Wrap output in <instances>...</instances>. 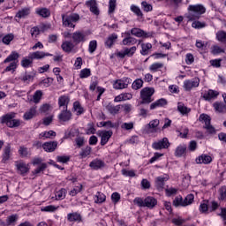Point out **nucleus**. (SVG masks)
Returning a JSON list of instances; mask_svg holds the SVG:
<instances>
[{"instance_id":"1","label":"nucleus","mask_w":226,"mask_h":226,"mask_svg":"<svg viewBox=\"0 0 226 226\" xmlns=\"http://www.w3.org/2000/svg\"><path fill=\"white\" fill-rule=\"evenodd\" d=\"M188 11L186 19L192 22L193 20H199V19H200V15H204V13H206V7L200 4L189 5Z\"/></svg>"},{"instance_id":"2","label":"nucleus","mask_w":226,"mask_h":226,"mask_svg":"<svg viewBox=\"0 0 226 226\" xmlns=\"http://www.w3.org/2000/svg\"><path fill=\"white\" fill-rule=\"evenodd\" d=\"M79 20H80V16L77 13L62 14V24L64 27L75 29V26H77Z\"/></svg>"},{"instance_id":"3","label":"nucleus","mask_w":226,"mask_h":226,"mask_svg":"<svg viewBox=\"0 0 226 226\" xmlns=\"http://www.w3.org/2000/svg\"><path fill=\"white\" fill-rule=\"evenodd\" d=\"M154 94V88L153 87H145L140 91V98L141 101L139 102V105H149V103H153L154 99L153 95Z\"/></svg>"},{"instance_id":"4","label":"nucleus","mask_w":226,"mask_h":226,"mask_svg":"<svg viewBox=\"0 0 226 226\" xmlns=\"http://www.w3.org/2000/svg\"><path fill=\"white\" fill-rule=\"evenodd\" d=\"M1 123L2 124H6L9 128H19L22 122L15 119V113H11L2 117Z\"/></svg>"},{"instance_id":"5","label":"nucleus","mask_w":226,"mask_h":226,"mask_svg":"<svg viewBox=\"0 0 226 226\" xmlns=\"http://www.w3.org/2000/svg\"><path fill=\"white\" fill-rule=\"evenodd\" d=\"M200 121L201 123H204L205 125L203 126V128H205V130H207L208 133H216L215 127L211 125V117L207 114H201L200 116Z\"/></svg>"},{"instance_id":"6","label":"nucleus","mask_w":226,"mask_h":226,"mask_svg":"<svg viewBox=\"0 0 226 226\" xmlns=\"http://www.w3.org/2000/svg\"><path fill=\"white\" fill-rule=\"evenodd\" d=\"M132 83V79L123 78L121 79H117L113 82V87L115 89H127L128 86Z\"/></svg>"},{"instance_id":"7","label":"nucleus","mask_w":226,"mask_h":226,"mask_svg":"<svg viewBox=\"0 0 226 226\" xmlns=\"http://www.w3.org/2000/svg\"><path fill=\"white\" fill-rule=\"evenodd\" d=\"M153 149L160 151L162 149H169L170 147V142H169L168 138H163L161 140L155 141L152 144Z\"/></svg>"},{"instance_id":"8","label":"nucleus","mask_w":226,"mask_h":226,"mask_svg":"<svg viewBox=\"0 0 226 226\" xmlns=\"http://www.w3.org/2000/svg\"><path fill=\"white\" fill-rule=\"evenodd\" d=\"M87 36L86 33L82 31H76L72 34V39L75 45H79V43H84V41L87 40Z\"/></svg>"},{"instance_id":"9","label":"nucleus","mask_w":226,"mask_h":226,"mask_svg":"<svg viewBox=\"0 0 226 226\" xmlns=\"http://www.w3.org/2000/svg\"><path fill=\"white\" fill-rule=\"evenodd\" d=\"M200 84V79L194 78L192 79H186L184 81V89L185 91H191L192 89H194L195 87H199V85Z\"/></svg>"},{"instance_id":"10","label":"nucleus","mask_w":226,"mask_h":226,"mask_svg":"<svg viewBox=\"0 0 226 226\" xmlns=\"http://www.w3.org/2000/svg\"><path fill=\"white\" fill-rule=\"evenodd\" d=\"M85 4L89 8L91 13L97 16L100 15V9L98 8V3H96V0H88Z\"/></svg>"},{"instance_id":"11","label":"nucleus","mask_w":226,"mask_h":226,"mask_svg":"<svg viewBox=\"0 0 226 226\" xmlns=\"http://www.w3.org/2000/svg\"><path fill=\"white\" fill-rule=\"evenodd\" d=\"M57 141H48L42 144V148L46 153H54L57 149Z\"/></svg>"},{"instance_id":"12","label":"nucleus","mask_w":226,"mask_h":226,"mask_svg":"<svg viewBox=\"0 0 226 226\" xmlns=\"http://www.w3.org/2000/svg\"><path fill=\"white\" fill-rule=\"evenodd\" d=\"M72 111L68 110V109H64L61 113L58 115V119L62 123H67L72 120Z\"/></svg>"},{"instance_id":"13","label":"nucleus","mask_w":226,"mask_h":226,"mask_svg":"<svg viewBox=\"0 0 226 226\" xmlns=\"http://www.w3.org/2000/svg\"><path fill=\"white\" fill-rule=\"evenodd\" d=\"M131 34H132V36H136V38H149L151 36V34L147 33L140 28L131 29Z\"/></svg>"},{"instance_id":"14","label":"nucleus","mask_w":226,"mask_h":226,"mask_svg":"<svg viewBox=\"0 0 226 226\" xmlns=\"http://www.w3.org/2000/svg\"><path fill=\"white\" fill-rule=\"evenodd\" d=\"M195 162L198 164L203 163L204 165H209V163H211V162H213V157H211L208 154H202L201 155H200L199 157L196 158Z\"/></svg>"},{"instance_id":"15","label":"nucleus","mask_w":226,"mask_h":226,"mask_svg":"<svg viewBox=\"0 0 226 226\" xmlns=\"http://www.w3.org/2000/svg\"><path fill=\"white\" fill-rule=\"evenodd\" d=\"M61 49L64 52L70 54V52H73V50H75V44L72 41H65L62 43Z\"/></svg>"},{"instance_id":"16","label":"nucleus","mask_w":226,"mask_h":226,"mask_svg":"<svg viewBox=\"0 0 226 226\" xmlns=\"http://www.w3.org/2000/svg\"><path fill=\"white\" fill-rule=\"evenodd\" d=\"M10 158H11V146L10 144H8L3 149V154H2L3 163H6V162H8V160H10Z\"/></svg>"},{"instance_id":"17","label":"nucleus","mask_w":226,"mask_h":226,"mask_svg":"<svg viewBox=\"0 0 226 226\" xmlns=\"http://www.w3.org/2000/svg\"><path fill=\"white\" fill-rule=\"evenodd\" d=\"M52 56V54L50 53H45L43 51H35L33 53H30V57L34 61V59H43L45 57Z\"/></svg>"},{"instance_id":"18","label":"nucleus","mask_w":226,"mask_h":226,"mask_svg":"<svg viewBox=\"0 0 226 226\" xmlns=\"http://www.w3.org/2000/svg\"><path fill=\"white\" fill-rule=\"evenodd\" d=\"M89 167H91L93 170H100V169L105 167V162L100 159H95L90 162Z\"/></svg>"},{"instance_id":"19","label":"nucleus","mask_w":226,"mask_h":226,"mask_svg":"<svg viewBox=\"0 0 226 226\" xmlns=\"http://www.w3.org/2000/svg\"><path fill=\"white\" fill-rule=\"evenodd\" d=\"M112 131H104L101 133V146H105L109 142L110 137H112Z\"/></svg>"},{"instance_id":"20","label":"nucleus","mask_w":226,"mask_h":226,"mask_svg":"<svg viewBox=\"0 0 226 226\" xmlns=\"http://www.w3.org/2000/svg\"><path fill=\"white\" fill-rule=\"evenodd\" d=\"M158 204V200L153 196H147L145 198V207H148L149 209H153L154 206Z\"/></svg>"},{"instance_id":"21","label":"nucleus","mask_w":226,"mask_h":226,"mask_svg":"<svg viewBox=\"0 0 226 226\" xmlns=\"http://www.w3.org/2000/svg\"><path fill=\"white\" fill-rule=\"evenodd\" d=\"M125 34L127 36L122 41L123 45L130 47V45H135V43H137V39L132 37L130 32L125 33Z\"/></svg>"},{"instance_id":"22","label":"nucleus","mask_w":226,"mask_h":226,"mask_svg":"<svg viewBox=\"0 0 226 226\" xmlns=\"http://www.w3.org/2000/svg\"><path fill=\"white\" fill-rule=\"evenodd\" d=\"M165 181H169V177H158L155 178V188L157 190H163V186H165Z\"/></svg>"},{"instance_id":"23","label":"nucleus","mask_w":226,"mask_h":226,"mask_svg":"<svg viewBox=\"0 0 226 226\" xmlns=\"http://www.w3.org/2000/svg\"><path fill=\"white\" fill-rule=\"evenodd\" d=\"M20 57V55L17 51H12L4 60V63H17V60Z\"/></svg>"},{"instance_id":"24","label":"nucleus","mask_w":226,"mask_h":226,"mask_svg":"<svg viewBox=\"0 0 226 226\" xmlns=\"http://www.w3.org/2000/svg\"><path fill=\"white\" fill-rule=\"evenodd\" d=\"M218 94H220V93H218V91L215 90H208L207 93H205L203 94V98L204 100H206L207 102H209L215 98H216V96H218Z\"/></svg>"},{"instance_id":"25","label":"nucleus","mask_w":226,"mask_h":226,"mask_svg":"<svg viewBox=\"0 0 226 226\" xmlns=\"http://www.w3.org/2000/svg\"><path fill=\"white\" fill-rule=\"evenodd\" d=\"M36 106H34L24 114L23 118L25 121H29V119H33L36 116Z\"/></svg>"},{"instance_id":"26","label":"nucleus","mask_w":226,"mask_h":226,"mask_svg":"<svg viewBox=\"0 0 226 226\" xmlns=\"http://www.w3.org/2000/svg\"><path fill=\"white\" fill-rule=\"evenodd\" d=\"M158 126H160V120L158 119L151 120L148 124V128L151 130L152 133L158 132V130H160Z\"/></svg>"},{"instance_id":"27","label":"nucleus","mask_w":226,"mask_h":226,"mask_svg":"<svg viewBox=\"0 0 226 226\" xmlns=\"http://www.w3.org/2000/svg\"><path fill=\"white\" fill-rule=\"evenodd\" d=\"M68 103H70V97L68 95H61L58 98L59 107H64V109H68Z\"/></svg>"},{"instance_id":"28","label":"nucleus","mask_w":226,"mask_h":226,"mask_svg":"<svg viewBox=\"0 0 226 226\" xmlns=\"http://www.w3.org/2000/svg\"><path fill=\"white\" fill-rule=\"evenodd\" d=\"M68 222H82V215L80 214L74 212L67 215Z\"/></svg>"},{"instance_id":"29","label":"nucleus","mask_w":226,"mask_h":226,"mask_svg":"<svg viewBox=\"0 0 226 226\" xmlns=\"http://www.w3.org/2000/svg\"><path fill=\"white\" fill-rule=\"evenodd\" d=\"M165 105H167V101L161 98L150 105V110H154V109H158V107H165Z\"/></svg>"},{"instance_id":"30","label":"nucleus","mask_w":226,"mask_h":226,"mask_svg":"<svg viewBox=\"0 0 226 226\" xmlns=\"http://www.w3.org/2000/svg\"><path fill=\"white\" fill-rule=\"evenodd\" d=\"M30 13H31L30 8H23L17 12L15 18L16 19H26V17L29 16Z\"/></svg>"},{"instance_id":"31","label":"nucleus","mask_w":226,"mask_h":226,"mask_svg":"<svg viewBox=\"0 0 226 226\" xmlns=\"http://www.w3.org/2000/svg\"><path fill=\"white\" fill-rule=\"evenodd\" d=\"M131 11H132V13H134L138 19H144V13L142 12V10H140V7L135 4H132Z\"/></svg>"},{"instance_id":"32","label":"nucleus","mask_w":226,"mask_h":226,"mask_svg":"<svg viewBox=\"0 0 226 226\" xmlns=\"http://www.w3.org/2000/svg\"><path fill=\"white\" fill-rule=\"evenodd\" d=\"M106 109L109 114L116 116V114H119V110H121V105L115 106L112 104H108Z\"/></svg>"},{"instance_id":"33","label":"nucleus","mask_w":226,"mask_h":226,"mask_svg":"<svg viewBox=\"0 0 226 226\" xmlns=\"http://www.w3.org/2000/svg\"><path fill=\"white\" fill-rule=\"evenodd\" d=\"M184 154H186V145H179L175 150V156L181 158Z\"/></svg>"},{"instance_id":"34","label":"nucleus","mask_w":226,"mask_h":226,"mask_svg":"<svg viewBox=\"0 0 226 226\" xmlns=\"http://www.w3.org/2000/svg\"><path fill=\"white\" fill-rule=\"evenodd\" d=\"M153 49V44L147 42V43H141V50L140 54L141 56H147L149 54V50Z\"/></svg>"},{"instance_id":"35","label":"nucleus","mask_w":226,"mask_h":226,"mask_svg":"<svg viewBox=\"0 0 226 226\" xmlns=\"http://www.w3.org/2000/svg\"><path fill=\"white\" fill-rule=\"evenodd\" d=\"M177 110L183 116H185L186 114H190V112L192 111V109L190 108L186 107L185 105V103H183V102H178L177 103Z\"/></svg>"},{"instance_id":"36","label":"nucleus","mask_w":226,"mask_h":226,"mask_svg":"<svg viewBox=\"0 0 226 226\" xmlns=\"http://www.w3.org/2000/svg\"><path fill=\"white\" fill-rule=\"evenodd\" d=\"M213 106L215 112H219L221 114H223L226 112V104L223 102H215Z\"/></svg>"},{"instance_id":"37","label":"nucleus","mask_w":226,"mask_h":226,"mask_svg":"<svg viewBox=\"0 0 226 226\" xmlns=\"http://www.w3.org/2000/svg\"><path fill=\"white\" fill-rule=\"evenodd\" d=\"M116 40H117V35L116 34H110L105 41L106 47H108V49H111L112 45L116 43Z\"/></svg>"},{"instance_id":"38","label":"nucleus","mask_w":226,"mask_h":226,"mask_svg":"<svg viewBox=\"0 0 226 226\" xmlns=\"http://www.w3.org/2000/svg\"><path fill=\"white\" fill-rule=\"evenodd\" d=\"M72 109H73L74 112H76V116H82V114H84V112H85L82 105H80V102H73Z\"/></svg>"},{"instance_id":"39","label":"nucleus","mask_w":226,"mask_h":226,"mask_svg":"<svg viewBox=\"0 0 226 226\" xmlns=\"http://www.w3.org/2000/svg\"><path fill=\"white\" fill-rule=\"evenodd\" d=\"M105 200H107V196H105V194H103V192H98L95 194V197H94L95 204H103V202H105Z\"/></svg>"},{"instance_id":"40","label":"nucleus","mask_w":226,"mask_h":226,"mask_svg":"<svg viewBox=\"0 0 226 226\" xmlns=\"http://www.w3.org/2000/svg\"><path fill=\"white\" fill-rule=\"evenodd\" d=\"M35 13H37V15H40V17H43L44 19H47V17H50V11H49V9L47 8L37 9L35 11Z\"/></svg>"},{"instance_id":"41","label":"nucleus","mask_w":226,"mask_h":226,"mask_svg":"<svg viewBox=\"0 0 226 226\" xmlns=\"http://www.w3.org/2000/svg\"><path fill=\"white\" fill-rule=\"evenodd\" d=\"M56 132L54 131H46L39 135V139H43V140H45V139H52V137H56Z\"/></svg>"},{"instance_id":"42","label":"nucleus","mask_w":226,"mask_h":226,"mask_svg":"<svg viewBox=\"0 0 226 226\" xmlns=\"http://www.w3.org/2000/svg\"><path fill=\"white\" fill-rule=\"evenodd\" d=\"M142 86H144V80H142V79H137L136 80H134L132 84V88L134 91H137L140 88H142Z\"/></svg>"},{"instance_id":"43","label":"nucleus","mask_w":226,"mask_h":226,"mask_svg":"<svg viewBox=\"0 0 226 226\" xmlns=\"http://www.w3.org/2000/svg\"><path fill=\"white\" fill-rule=\"evenodd\" d=\"M33 61L34 60L30 56L28 57H23L21 60V66L23 68H29V66H33Z\"/></svg>"},{"instance_id":"44","label":"nucleus","mask_w":226,"mask_h":226,"mask_svg":"<svg viewBox=\"0 0 226 226\" xmlns=\"http://www.w3.org/2000/svg\"><path fill=\"white\" fill-rule=\"evenodd\" d=\"M17 169L22 175L27 174V172H29V168L27 167V164L24 162H19V164H17Z\"/></svg>"},{"instance_id":"45","label":"nucleus","mask_w":226,"mask_h":226,"mask_svg":"<svg viewBox=\"0 0 226 226\" xmlns=\"http://www.w3.org/2000/svg\"><path fill=\"white\" fill-rule=\"evenodd\" d=\"M17 220H19V215H9L6 218V225H8V226L15 225V223H17Z\"/></svg>"},{"instance_id":"46","label":"nucleus","mask_w":226,"mask_h":226,"mask_svg":"<svg viewBox=\"0 0 226 226\" xmlns=\"http://www.w3.org/2000/svg\"><path fill=\"white\" fill-rule=\"evenodd\" d=\"M82 184H78V185H75L73 189L69 192V195H71V197H75V195H78L82 192Z\"/></svg>"},{"instance_id":"47","label":"nucleus","mask_w":226,"mask_h":226,"mask_svg":"<svg viewBox=\"0 0 226 226\" xmlns=\"http://www.w3.org/2000/svg\"><path fill=\"white\" fill-rule=\"evenodd\" d=\"M34 76H35L34 72H31V73L26 72L25 75L20 78V80H22V82L29 83L32 80H34Z\"/></svg>"},{"instance_id":"48","label":"nucleus","mask_w":226,"mask_h":226,"mask_svg":"<svg viewBox=\"0 0 226 226\" xmlns=\"http://www.w3.org/2000/svg\"><path fill=\"white\" fill-rule=\"evenodd\" d=\"M56 200H63L66 199V189L62 188L55 194Z\"/></svg>"},{"instance_id":"49","label":"nucleus","mask_w":226,"mask_h":226,"mask_svg":"<svg viewBox=\"0 0 226 226\" xmlns=\"http://www.w3.org/2000/svg\"><path fill=\"white\" fill-rule=\"evenodd\" d=\"M14 38H15V35H13V34H8L3 37L2 41L4 45H10V43L13 41Z\"/></svg>"},{"instance_id":"50","label":"nucleus","mask_w":226,"mask_h":226,"mask_svg":"<svg viewBox=\"0 0 226 226\" xmlns=\"http://www.w3.org/2000/svg\"><path fill=\"white\" fill-rule=\"evenodd\" d=\"M41 96H43V92L41 90H37L33 95V102L34 103H40L41 100Z\"/></svg>"},{"instance_id":"51","label":"nucleus","mask_w":226,"mask_h":226,"mask_svg":"<svg viewBox=\"0 0 226 226\" xmlns=\"http://www.w3.org/2000/svg\"><path fill=\"white\" fill-rule=\"evenodd\" d=\"M211 53L214 56H218V54H223L225 53V49H222V47L218 46V45H214L212 47V50Z\"/></svg>"},{"instance_id":"52","label":"nucleus","mask_w":226,"mask_h":226,"mask_svg":"<svg viewBox=\"0 0 226 226\" xmlns=\"http://www.w3.org/2000/svg\"><path fill=\"white\" fill-rule=\"evenodd\" d=\"M184 204H185V201L182 196H177L173 200V206H175V207H179V206H181L182 207H185Z\"/></svg>"},{"instance_id":"53","label":"nucleus","mask_w":226,"mask_h":226,"mask_svg":"<svg viewBox=\"0 0 226 226\" xmlns=\"http://www.w3.org/2000/svg\"><path fill=\"white\" fill-rule=\"evenodd\" d=\"M163 68V63H154L152 64L149 67L150 72H156Z\"/></svg>"},{"instance_id":"54","label":"nucleus","mask_w":226,"mask_h":226,"mask_svg":"<svg viewBox=\"0 0 226 226\" xmlns=\"http://www.w3.org/2000/svg\"><path fill=\"white\" fill-rule=\"evenodd\" d=\"M194 199H195V196L193 194H188L184 200L185 207H186V206H190L193 204Z\"/></svg>"},{"instance_id":"55","label":"nucleus","mask_w":226,"mask_h":226,"mask_svg":"<svg viewBox=\"0 0 226 226\" xmlns=\"http://www.w3.org/2000/svg\"><path fill=\"white\" fill-rule=\"evenodd\" d=\"M216 40L221 43H226V33L224 31H219L216 33Z\"/></svg>"},{"instance_id":"56","label":"nucleus","mask_w":226,"mask_h":226,"mask_svg":"<svg viewBox=\"0 0 226 226\" xmlns=\"http://www.w3.org/2000/svg\"><path fill=\"white\" fill-rule=\"evenodd\" d=\"M98 49V42L96 41H91L88 45V52L94 54Z\"/></svg>"},{"instance_id":"57","label":"nucleus","mask_w":226,"mask_h":226,"mask_svg":"<svg viewBox=\"0 0 226 226\" xmlns=\"http://www.w3.org/2000/svg\"><path fill=\"white\" fill-rule=\"evenodd\" d=\"M87 77H91V69H88V68L82 69L79 72V78L87 79Z\"/></svg>"},{"instance_id":"58","label":"nucleus","mask_w":226,"mask_h":226,"mask_svg":"<svg viewBox=\"0 0 226 226\" xmlns=\"http://www.w3.org/2000/svg\"><path fill=\"white\" fill-rule=\"evenodd\" d=\"M141 8L147 13H149V11H153V5H151L149 3L146 1L141 2Z\"/></svg>"},{"instance_id":"59","label":"nucleus","mask_w":226,"mask_h":226,"mask_svg":"<svg viewBox=\"0 0 226 226\" xmlns=\"http://www.w3.org/2000/svg\"><path fill=\"white\" fill-rule=\"evenodd\" d=\"M19 154L21 156V158H27V156H29V151L27 150V147H19Z\"/></svg>"},{"instance_id":"60","label":"nucleus","mask_w":226,"mask_h":226,"mask_svg":"<svg viewBox=\"0 0 226 226\" xmlns=\"http://www.w3.org/2000/svg\"><path fill=\"white\" fill-rule=\"evenodd\" d=\"M218 207H220V204H218V202L213 200L210 201L208 203V211H210V213H213V211H216V209H218Z\"/></svg>"},{"instance_id":"61","label":"nucleus","mask_w":226,"mask_h":226,"mask_svg":"<svg viewBox=\"0 0 226 226\" xmlns=\"http://www.w3.org/2000/svg\"><path fill=\"white\" fill-rule=\"evenodd\" d=\"M219 200H226V185L219 189Z\"/></svg>"},{"instance_id":"62","label":"nucleus","mask_w":226,"mask_h":226,"mask_svg":"<svg viewBox=\"0 0 226 226\" xmlns=\"http://www.w3.org/2000/svg\"><path fill=\"white\" fill-rule=\"evenodd\" d=\"M96 133V129L94 128V124L89 123L87 124V135H94Z\"/></svg>"},{"instance_id":"63","label":"nucleus","mask_w":226,"mask_h":226,"mask_svg":"<svg viewBox=\"0 0 226 226\" xmlns=\"http://www.w3.org/2000/svg\"><path fill=\"white\" fill-rule=\"evenodd\" d=\"M134 126L135 124L133 122L124 123L121 124L122 130H126L127 132L130 130H133Z\"/></svg>"},{"instance_id":"64","label":"nucleus","mask_w":226,"mask_h":226,"mask_svg":"<svg viewBox=\"0 0 226 226\" xmlns=\"http://www.w3.org/2000/svg\"><path fill=\"white\" fill-rule=\"evenodd\" d=\"M117 1L116 0H109V11L108 13L112 14L114 11H116V4Z\"/></svg>"}]
</instances>
